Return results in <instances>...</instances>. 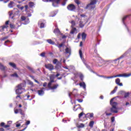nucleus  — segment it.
<instances>
[{
	"mask_svg": "<svg viewBox=\"0 0 131 131\" xmlns=\"http://www.w3.org/2000/svg\"><path fill=\"white\" fill-rule=\"evenodd\" d=\"M113 101H114V98H112L110 101V104L112 106V107L111 108V112H113V113H118L117 107H116V106H117V102H113ZM113 109H115L116 110H113Z\"/></svg>",
	"mask_w": 131,
	"mask_h": 131,
	"instance_id": "1",
	"label": "nucleus"
},
{
	"mask_svg": "<svg viewBox=\"0 0 131 131\" xmlns=\"http://www.w3.org/2000/svg\"><path fill=\"white\" fill-rule=\"evenodd\" d=\"M96 4H97V1H92L90 4L86 5L84 9H87L89 8L90 10H92V9H94L96 8Z\"/></svg>",
	"mask_w": 131,
	"mask_h": 131,
	"instance_id": "2",
	"label": "nucleus"
},
{
	"mask_svg": "<svg viewBox=\"0 0 131 131\" xmlns=\"http://www.w3.org/2000/svg\"><path fill=\"white\" fill-rule=\"evenodd\" d=\"M129 76H131V73L127 74V73H123V74H120L115 76H111V77H109L110 78H114L115 77H129Z\"/></svg>",
	"mask_w": 131,
	"mask_h": 131,
	"instance_id": "3",
	"label": "nucleus"
},
{
	"mask_svg": "<svg viewBox=\"0 0 131 131\" xmlns=\"http://www.w3.org/2000/svg\"><path fill=\"white\" fill-rule=\"evenodd\" d=\"M96 66L101 67L104 64V60L100 57H96L95 59Z\"/></svg>",
	"mask_w": 131,
	"mask_h": 131,
	"instance_id": "4",
	"label": "nucleus"
},
{
	"mask_svg": "<svg viewBox=\"0 0 131 131\" xmlns=\"http://www.w3.org/2000/svg\"><path fill=\"white\" fill-rule=\"evenodd\" d=\"M61 62H62V59L60 60V61H58V59H54L53 60V63L56 64L55 68H56L57 69H60V68H61V66L62 65V63Z\"/></svg>",
	"mask_w": 131,
	"mask_h": 131,
	"instance_id": "5",
	"label": "nucleus"
},
{
	"mask_svg": "<svg viewBox=\"0 0 131 131\" xmlns=\"http://www.w3.org/2000/svg\"><path fill=\"white\" fill-rule=\"evenodd\" d=\"M67 9L68 10V11H70V12H75L76 7L74 4H70L67 6Z\"/></svg>",
	"mask_w": 131,
	"mask_h": 131,
	"instance_id": "6",
	"label": "nucleus"
},
{
	"mask_svg": "<svg viewBox=\"0 0 131 131\" xmlns=\"http://www.w3.org/2000/svg\"><path fill=\"white\" fill-rule=\"evenodd\" d=\"M58 86L59 84H54L52 86V83L50 82H49L48 84V88L49 89V90H51L52 91L57 90Z\"/></svg>",
	"mask_w": 131,
	"mask_h": 131,
	"instance_id": "7",
	"label": "nucleus"
},
{
	"mask_svg": "<svg viewBox=\"0 0 131 131\" xmlns=\"http://www.w3.org/2000/svg\"><path fill=\"white\" fill-rule=\"evenodd\" d=\"M15 114H18V113L19 112L20 114L22 115L21 118L23 119L25 117V113H24V112H23V110H22V108L19 109H14V110Z\"/></svg>",
	"mask_w": 131,
	"mask_h": 131,
	"instance_id": "8",
	"label": "nucleus"
},
{
	"mask_svg": "<svg viewBox=\"0 0 131 131\" xmlns=\"http://www.w3.org/2000/svg\"><path fill=\"white\" fill-rule=\"evenodd\" d=\"M9 22H10V20H7L5 23V25L2 26L0 27V31L1 32H3V31H5V29H7L8 27H9Z\"/></svg>",
	"mask_w": 131,
	"mask_h": 131,
	"instance_id": "9",
	"label": "nucleus"
},
{
	"mask_svg": "<svg viewBox=\"0 0 131 131\" xmlns=\"http://www.w3.org/2000/svg\"><path fill=\"white\" fill-rule=\"evenodd\" d=\"M45 68L50 71H53L54 70V66L51 63L45 64Z\"/></svg>",
	"mask_w": 131,
	"mask_h": 131,
	"instance_id": "10",
	"label": "nucleus"
},
{
	"mask_svg": "<svg viewBox=\"0 0 131 131\" xmlns=\"http://www.w3.org/2000/svg\"><path fill=\"white\" fill-rule=\"evenodd\" d=\"M49 2H52L53 7H58V5L60 3V1H50Z\"/></svg>",
	"mask_w": 131,
	"mask_h": 131,
	"instance_id": "11",
	"label": "nucleus"
},
{
	"mask_svg": "<svg viewBox=\"0 0 131 131\" xmlns=\"http://www.w3.org/2000/svg\"><path fill=\"white\" fill-rule=\"evenodd\" d=\"M85 117H86V118H89V119H91V120H92L93 119L92 118H94V114L88 113L85 115Z\"/></svg>",
	"mask_w": 131,
	"mask_h": 131,
	"instance_id": "12",
	"label": "nucleus"
},
{
	"mask_svg": "<svg viewBox=\"0 0 131 131\" xmlns=\"http://www.w3.org/2000/svg\"><path fill=\"white\" fill-rule=\"evenodd\" d=\"M1 127H4V128H8V127H10L11 125H5V122H1L0 123Z\"/></svg>",
	"mask_w": 131,
	"mask_h": 131,
	"instance_id": "13",
	"label": "nucleus"
},
{
	"mask_svg": "<svg viewBox=\"0 0 131 131\" xmlns=\"http://www.w3.org/2000/svg\"><path fill=\"white\" fill-rule=\"evenodd\" d=\"M115 82L116 84H118V85H119L120 86H122V85H123L122 83H120V79L119 78H117L115 80Z\"/></svg>",
	"mask_w": 131,
	"mask_h": 131,
	"instance_id": "14",
	"label": "nucleus"
},
{
	"mask_svg": "<svg viewBox=\"0 0 131 131\" xmlns=\"http://www.w3.org/2000/svg\"><path fill=\"white\" fill-rule=\"evenodd\" d=\"M9 65L12 67V68H14V69H16L17 68V65H16V63L14 62H9Z\"/></svg>",
	"mask_w": 131,
	"mask_h": 131,
	"instance_id": "15",
	"label": "nucleus"
},
{
	"mask_svg": "<svg viewBox=\"0 0 131 131\" xmlns=\"http://www.w3.org/2000/svg\"><path fill=\"white\" fill-rule=\"evenodd\" d=\"M38 94L39 95V96H42V95H43V94H45V91H43V88H42V89L40 90H38Z\"/></svg>",
	"mask_w": 131,
	"mask_h": 131,
	"instance_id": "16",
	"label": "nucleus"
},
{
	"mask_svg": "<svg viewBox=\"0 0 131 131\" xmlns=\"http://www.w3.org/2000/svg\"><path fill=\"white\" fill-rule=\"evenodd\" d=\"M66 54H69V55H71V49L68 47L65 49Z\"/></svg>",
	"mask_w": 131,
	"mask_h": 131,
	"instance_id": "17",
	"label": "nucleus"
},
{
	"mask_svg": "<svg viewBox=\"0 0 131 131\" xmlns=\"http://www.w3.org/2000/svg\"><path fill=\"white\" fill-rule=\"evenodd\" d=\"M85 25V24L83 23V21H80L79 24V26L80 28H83L84 27V26Z\"/></svg>",
	"mask_w": 131,
	"mask_h": 131,
	"instance_id": "18",
	"label": "nucleus"
},
{
	"mask_svg": "<svg viewBox=\"0 0 131 131\" xmlns=\"http://www.w3.org/2000/svg\"><path fill=\"white\" fill-rule=\"evenodd\" d=\"M79 85H80V86L83 88V89H84V90H85V89L86 88L85 83H84V82L80 83Z\"/></svg>",
	"mask_w": 131,
	"mask_h": 131,
	"instance_id": "19",
	"label": "nucleus"
},
{
	"mask_svg": "<svg viewBox=\"0 0 131 131\" xmlns=\"http://www.w3.org/2000/svg\"><path fill=\"white\" fill-rule=\"evenodd\" d=\"M47 41L48 42V43H50V45H55V42L52 41V40L51 39H47Z\"/></svg>",
	"mask_w": 131,
	"mask_h": 131,
	"instance_id": "20",
	"label": "nucleus"
},
{
	"mask_svg": "<svg viewBox=\"0 0 131 131\" xmlns=\"http://www.w3.org/2000/svg\"><path fill=\"white\" fill-rule=\"evenodd\" d=\"M0 69L2 70V71H5L6 70V67L4 66L2 63H0Z\"/></svg>",
	"mask_w": 131,
	"mask_h": 131,
	"instance_id": "21",
	"label": "nucleus"
},
{
	"mask_svg": "<svg viewBox=\"0 0 131 131\" xmlns=\"http://www.w3.org/2000/svg\"><path fill=\"white\" fill-rule=\"evenodd\" d=\"M75 31H76V28H72V30L70 31V34H74Z\"/></svg>",
	"mask_w": 131,
	"mask_h": 131,
	"instance_id": "22",
	"label": "nucleus"
},
{
	"mask_svg": "<svg viewBox=\"0 0 131 131\" xmlns=\"http://www.w3.org/2000/svg\"><path fill=\"white\" fill-rule=\"evenodd\" d=\"M86 38V34L85 33H82V39L83 40H85V39Z\"/></svg>",
	"mask_w": 131,
	"mask_h": 131,
	"instance_id": "23",
	"label": "nucleus"
},
{
	"mask_svg": "<svg viewBox=\"0 0 131 131\" xmlns=\"http://www.w3.org/2000/svg\"><path fill=\"white\" fill-rule=\"evenodd\" d=\"M12 77H16V78H18L19 77V76L18 75V74L17 73H14L10 75Z\"/></svg>",
	"mask_w": 131,
	"mask_h": 131,
	"instance_id": "24",
	"label": "nucleus"
},
{
	"mask_svg": "<svg viewBox=\"0 0 131 131\" xmlns=\"http://www.w3.org/2000/svg\"><path fill=\"white\" fill-rule=\"evenodd\" d=\"M15 92L17 95H21L22 94V90L20 89H16Z\"/></svg>",
	"mask_w": 131,
	"mask_h": 131,
	"instance_id": "25",
	"label": "nucleus"
},
{
	"mask_svg": "<svg viewBox=\"0 0 131 131\" xmlns=\"http://www.w3.org/2000/svg\"><path fill=\"white\" fill-rule=\"evenodd\" d=\"M30 77L31 78H32V79H33V80L35 81V82H36V83L39 84V82H38V81H37L36 79H34V76L30 75Z\"/></svg>",
	"mask_w": 131,
	"mask_h": 131,
	"instance_id": "26",
	"label": "nucleus"
},
{
	"mask_svg": "<svg viewBox=\"0 0 131 131\" xmlns=\"http://www.w3.org/2000/svg\"><path fill=\"white\" fill-rule=\"evenodd\" d=\"M50 82L53 83V82H55V80H54V75H52L50 77Z\"/></svg>",
	"mask_w": 131,
	"mask_h": 131,
	"instance_id": "27",
	"label": "nucleus"
},
{
	"mask_svg": "<svg viewBox=\"0 0 131 131\" xmlns=\"http://www.w3.org/2000/svg\"><path fill=\"white\" fill-rule=\"evenodd\" d=\"M94 124H95V121H90V122L89 123V126H90V127H93Z\"/></svg>",
	"mask_w": 131,
	"mask_h": 131,
	"instance_id": "28",
	"label": "nucleus"
},
{
	"mask_svg": "<svg viewBox=\"0 0 131 131\" xmlns=\"http://www.w3.org/2000/svg\"><path fill=\"white\" fill-rule=\"evenodd\" d=\"M71 28H74V26H75V25H76V24H75V21H74V20H72L71 21Z\"/></svg>",
	"mask_w": 131,
	"mask_h": 131,
	"instance_id": "29",
	"label": "nucleus"
},
{
	"mask_svg": "<svg viewBox=\"0 0 131 131\" xmlns=\"http://www.w3.org/2000/svg\"><path fill=\"white\" fill-rule=\"evenodd\" d=\"M97 76H99V77H103V78H109V77H111V76H104V75H100L99 74H97Z\"/></svg>",
	"mask_w": 131,
	"mask_h": 131,
	"instance_id": "30",
	"label": "nucleus"
},
{
	"mask_svg": "<svg viewBox=\"0 0 131 131\" xmlns=\"http://www.w3.org/2000/svg\"><path fill=\"white\" fill-rule=\"evenodd\" d=\"M77 106H79V107H80V104H78V105L74 106V108H73L74 111H77V110L79 108V107H77Z\"/></svg>",
	"mask_w": 131,
	"mask_h": 131,
	"instance_id": "31",
	"label": "nucleus"
},
{
	"mask_svg": "<svg viewBox=\"0 0 131 131\" xmlns=\"http://www.w3.org/2000/svg\"><path fill=\"white\" fill-rule=\"evenodd\" d=\"M129 16H131L130 15H126L125 16H124L122 18V22L124 24V21H125V20H126V18H127L128 17H129Z\"/></svg>",
	"mask_w": 131,
	"mask_h": 131,
	"instance_id": "32",
	"label": "nucleus"
},
{
	"mask_svg": "<svg viewBox=\"0 0 131 131\" xmlns=\"http://www.w3.org/2000/svg\"><path fill=\"white\" fill-rule=\"evenodd\" d=\"M16 88H17V90H22V84H19L18 85H17V86H16Z\"/></svg>",
	"mask_w": 131,
	"mask_h": 131,
	"instance_id": "33",
	"label": "nucleus"
},
{
	"mask_svg": "<svg viewBox=\"0 0 131 131\" xmlns=\"http://www.w3.org/2000/svg\"><path fill=\"white\" fill-rule=\"evenodd\" d=\"M13 5H14V2L11 1L10 3L8 4V7L9 8H13Z\"/></svg>",
	"mask_w": 131,
	"mask_h": 131,
	"instance_id": "34",
	"label": "nucleus"
},
{
	"mask_svg": "<svg viewBox=\"0 0 131 131\" xmlns=\"http://www.w3.org/2000/svg\"><path fill=\"white\" fill-rule=\"evenodd\" d=\"M27 68L30 71H31V72H32V73H35L34 70H33V69H32V68L30 67H28Z\"/></svg>",
	"mask_w": 131,
	"mask_h": 131,
	"instance_id": "35",
	"label": "nucleus"
},
{
	"mask_svg": "<svg viewBox=\"0 0 131 131\" xmlns=\"http://www.w3.org/2000/svg\"><path fill=\"white\" fill-rule=\"evenodd\" d=\"M28 84L29 85H31V86H33V82L31 80H28Z\"/></svg>",
	"mask_w": 131,
	"mask_h": 131,
	"instance_id": "36",
	"label": "nucleus"
},
{
	"mask_svg": "<svg viewBox=\"0 0 131 131\" xmlns=\"http://www.w3.org/2000/svg\"><path fill=\"white\" fill-rule=\"evenodd\" d=\"M34 6V3L33 2H30L29 3V7H30V8H32Z\"/></svg>",
	"mask_w": 131,
	"mask_h": 131,
	"instance_id": "37",
	"label": "nucleus"
},
{
	"mask_svg": "<svg viewBox=\"0 0 131 131\" xmlns=\"http://www.w3.org/2000/svg\"><path fill=\"white\" fill-rule=\"evenodd\" d=\"M79 54L80 57L81 58V59H82V51H81V49H80L79 50Z\"/></svg>",
	"mask_w": 131,
	"mask_h": 131,
	"instance_id": "38",
	"label": "nucleus"
},
{
	"mask_svg": "<svg viewBox=\"0 0 131 131\" xmlns=\"http://www.w3.org/2000/svg\"><path fill=\"white\" fill-rule=\"evenodd\" d=\"M9 18H11V19H14V16H12V15H13V12L9 11Z\"/></svg>",
	"mask_w": 131,
	"mask_h": 131,
	"instance_id": "39",
	"label": "nucleus"
},
{
	"mask_svg": "<svg viewBox=\"0 0 131 131\" xmlns=\"http://www.w3.org/2000/svg\"><path fill=\"white\" fill-rule=\"evenodd\" d=\"M78 127H79V128H82V127H84V124H83V123L80 124L78 126Z\"/></svg>",
	"mask_w": 131,
	"mask_h": 131,
	"instance_id": "40",
	"label": "nucleus"
},
{
	"mask_svg": "<svg viewBox=\"0 0 131 131\" xmlns=\"http://www.w3.org/2000/svg\"><path fill=\"white\" fill-rule=\"evenodd\" d=\"M59 32H60V30L58 28L55 29L54 30V33H59Z\"/></svg>",
	"mask_w": 131,
	"mask_h": 131,
	"instance_id": "41",
	"label": "nucleus"
},
{
	"mask_svg": "<svg viewBox=\"0 0 131 131\" xmlns=\"http://www.w3.org/2000/svg\"><path fill=\"white\" fill-rule=\"evenodd\" d=\"M79 78H80L81 81H83V75L80 74L79 75Z\"/></svg>",
	"mask_w": 131,
	"mask_h": 131,
	"instance_id": "42",
	"label": "nucleus"
},
{
	"mask_svg": "<svg viewBox=\"0 0 131 131\" xmlns=\"http://www.w3.org/2000/svg\"><path fill=\"white\" fill-rule=\"evenodd\" d=\"M63 46H64V43H61L59 44L58 46H57V47L58 49H61V48H62V47H63Z\"/></svg>",
	"mask_w": 131,
	"mask_h": 131,
	"instance_id": "43",
	"label": "nucleus"
},
{
	"mask_svg": "<svg viewBox=\"0 0 131 131\" xmlns=\"http://www.w3.org/2000/svg\"><path fill=\"white\" fill-rule=\"evenodd\" d=\"M45 28V24L43 23H41L40 24V28Z\"/></svg>",
	"mask_w": 131,
	"mask_h": 131,
	"instance_id": "44",
	"label": "nucleus"
},
{
	"mask_svg": "<svg viewBox=\"0 0 131 131\" xmlns=\"http://www.w3.org/2000/svg\"><path fill=\"white\" fill-rule=\"evenodd\" d=\"M10 27L11 29H14L15 28V26L13 24H10Z\"/></svg>",
	"mask_w": 131,
	"mask_h": 131,
	"instance_id": "45",
	"label": "nucleus"
},
{
	"mask_svg": "<svg viewBox=\"0 0 131 131\" xmlns=\"http://www.w3.org/2000/svg\"><path fill=\"white\" fill-rule=\"evenodd\" d=\"M20 19L21 21H25V20H26V17L24 16H21Z\"/></svg>",
	"mask_w": 131,
	"mask_h": 131,
	"instance_id": "46",
	"label": "nucleus"
},
{
	"mask_svg": "<svg viewBox=\"0 0 131 131\" xmlns=\"http://www.w3.org/2000/svg\"><path fill=\"white\" fill-rule=\"evenodd\" d=\"M111 120L112 121V123H113V122H114V121H115V117H112L111 118Z\"/></svg>",
	"mask_w": 131,
	"mask_h": 131,
	"instance_id": "47",
	"label": "nucleus"
},
{
	"mask_svg": "<svg viewBox=\"0 0 131 131\" xmlns=\"http://www.w3.org/2000/svg\"><path fill=\"white\" fill-rule=\"evenodd\" d=\"M75 3H76V4L77 5V6H79V5H80L81 2L79 1H75Z\"/></svg>",
	"mask_w": 131,
	"mask_h": 131,
	"instance_id": "48",
	"label": "nucleus"
},
{
	"mask_svg": "<svg viewBox=\"0 0 131 131\" xmlns=\"http://www.w3.org/2000/svg\"><path fill=\"white\" fill-rule=\"evenodd\" d=\"M83 114H84V113H83V112H81V113H80L78 115L79 118H80L81 117H82V116L83 115Z\"/></svg>",
	"mask_w": 131,
	"mask_h": 131,
	"instance_id": "49",
	"label": "nucleus"
},
{
	"mask_svg": "<svg viewBox=\"0 0 131 131\" xmlns=\"http://www.w3.org/2000/svg\"><path fill=\"white\" fill-rule=\"evenodd\" d=\"M129 96V93H125L124 98H127V97H128Z\"/></svg>",
	"mask_w": 131,
	"mask_h": 131,
	"instance_id": "50",
	"label": "nucleus"
},
{
	"mask_svg": "<svg viewBox=\"0 0 131 131\" xmlns=\"http://www.w3.org/2000/svg\"><path fill=\"white\" fill-rule=\"evenodd\" d=\"M77 101H78L79 103H82V102H83V100H82V99H77Z\"/></svg>",
	"mask_w": 131,
	"mask_h": 131,
	"instance_id": "51",
	"label": "nucleus"
},
{
	"mask_svg": "<svg viewBox=\"0 0 131 131\" xmlns=\"http://www.w3.org/2000/svg\"><path fill=\"white\" fill-rule=\"evenodd\" d=\"M40 56H41V57H45L46 56V53L45 52H42L40 54Z\"/></svg>",
	"mask_w": 131,
	"mask_h": 131,
	"instance_id": "52",
	"label": "nucleus"
},
{
	"mask_svg": "<svg viewBox=\"0 0 131 131\" xmlns=\"http://www.w3.org/2000/svg\"><path fill=\"white\" fill-rule=\"evenodd\" d=\"M115 93H116V90H115V89H114V90L111 92V95H113V94H115Z\"/></svg>",
	"mask_w": 131,
	"mask_h": 131,
	"instance_id": "53",
	"label": "nucleus"
},
{
	"mask_svg": "<svg viewBox=\"0 0 131 131\" xmlns=\"http://www.w3.org/2000/svg\"><path fill=\"white\" fill-rule=\"evenodd\" d=\"M105 115H106V116H110V115H112V113H108L107 112H105Z\"/></svg>",
	"mask_w": 131,
	"mask_h": 131,
	"instance_id": "54",
	"label": "nucleus"
},
{
	"mask_svg": "<svg viewBox=\"0 0 131 131\" xmlns=\"http://www.w3.org/2000/svg\"><path fill=\"white\" fill-rule=\"evenodd\" d=\"M8 38H9V36H5V37H4L2 38V40H6V39H8Z\"/></svg>",
	"mask_w": 131,
	"mask_h": 131,
	"instance_id": "55",
	"label": "nucleus"
},
{
	"mask_svg": "<svg viewBox=\"0 0 131 131\" xmlns=\"http://www.w3.org/2000/svg\"><path fill=\"white\" fill-rule=\"evenodd\" d=\"M29 124H30V121L29 120L27 121V122H26V125H28Z\"/></svg>",
	"mask_w": 131,
	"mask_h": 131,
	"instance_id": "56",
	"label": "nucleus"
},
{
	"mask_svg": "<svg viewBox=\"0 0 131 131\" xmlns=\"http://www.w3.org/2000/svg\"><path fill=\"white\" fill-rule=\"evenodd\" d=\"M121 59V57H120V58H117V59H115V60H114V62H115V63H116V61H119V59Z\"/></svg>",
	"mask_w": 131,
	"mask_h": 131,
	"instance_id": "57",
	"label": "nucleus"
},
{
	"mask_svg": "<svg viewBox=\"0 0 131 131\" xmlns=\"http://www.w3.org/2000/svg\"><path fill=\"white\" fill-rule=\"evenodd\" d=\"M7 42H10V40H7L6 41H5V42H4V46H7Z\"/></svg>",
	"mask_w": 131,
	"mask_h": 131,
	"instance_id": "58",
	"label": "nucleus"
},
{
	"mask_svg": "<svg viewBox=\"0 0 131 131\" xmlns=\"http://www.w3.org/2000/svg\"><path fill=\"white\" fill-rule=\"evenodd\" d=\"M47 84H48V83L44 82L43 84V86H44V88H46V86H47Z\"/></svg>",
	"mask_w": 131,
	"mask_h": 131,
	"instance_id": "59",
	"label": "nucleus"
},
{
	"mask_svg": "<svg viewBox=\"0 0 131 131\" xmlns=\"http://www.w3.org/2000/svg\"><path fill=\"white\" fill-rule=\"evenodd\" d=\"M12 121H8V124L7 125H10V124H12Z\"/></svg>",
	"mask_w": 131,
	"mask_h": 131,
	"instance_id": "60",
	"label": "nucleus"
},
{
	"mask_svg": "<svg viewBox=\"0 0 131 131\" xmlns=\"http://www.w3.org/2000/svg\"><path fill=\"white\" fill-rule=\"evenodd\" d=\"M67 38V36L65 35H63L62 37V38L64 39V38Z\"/></svg>",
	"mask_w": 131,
	"mask_h": 131,
	"instance_id": "61",
	"label": "nucleus"
},
{
	"mask_svg": "<svg viewBox=\"0 0 131 131\" xmlns=\"http://www.w3.org/2000/svg\"><path fill=\"white\" fill-rule=\"evenodd\" d=\"M19 126H21V124H17L16 125V127H19Z\"/></svg>",
	"mask_w": 131,
	"mask_h": 131,
	"instance_id": "62",
	"label": "nucleus"
},
{
	"mask_svg": "<svg viewBox=\"0 0 131 131\" xmlns=\"http://www.w3.org/2000/svg\"><path fill=\"white\" fill-rule=\"evenodd\" d=\"M77 38H78L79 39V38H80V33H79L77 35Z\"/></svg>",
	"mask_w": 131,
	"mask_h": 131,
	"instance_id": "63",
	"label": "nucleus"
},
{
	"mask_svg": "<svg viewBox=\"0 0 131 131\" xmlns=\"http://www.w3.org/2000/svg\"><path fill=\"white\" fill-rule=\"evenodd\" d=\"M0 131H5V129L3 128H0Z\"/></svg>",
	"mask_w": 131,
	"mask_h": 131,
	"instance_id": "64",
	"label": "nucleus"
}]
</instances>
